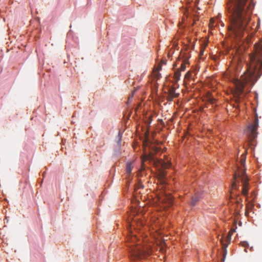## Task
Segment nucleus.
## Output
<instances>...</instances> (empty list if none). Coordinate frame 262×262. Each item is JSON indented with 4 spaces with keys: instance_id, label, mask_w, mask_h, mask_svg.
<instances>
[{
    "instance_id": "nucleus-1",
    "label": "nucleus",
    "mask_w": 262,
    "mask_h": 262,
    "mask_svg": "<svg viewBox=\"0 0 262 262\" xmlns=\"http://www.w3.org/2000/svg\"><path fill=\"white\" fill-rule=\"evenodd\" d=\"M254 7L253 1H228L227 7L231 16L229 30L237 38L244 36Z\"/></svg>"
},
{
    "instance_id": "nucleus-2",
    "label": "nucleus",
    "mask_w": 262,
    "mask_h": 262,
    "mask_svg": "<svg viewBox=\"0 0 262 262\" xmlns=\"http://www.w3.org/2000/svg\"><path fill=\"white\" fill-rule=\"evenodd\" d=\"M250 63L248 69L241 76V81L236 87L238 95L244 92V85H253L262 75V40L256 42L253 52L249 55Z\"/></svg>"
},
{
    "instance_id": "nucleus-3",
    "label": "nucleus",
    "mask_w": 262,
    "mask_h": 262,
    "mask_svg": "<svg viewBox=\"0 0 262 262\" xmlns=\"http://www.w3.org/2000/svg\"><path fill=\"white\" fill-rule=\"evenodd\" d=\"M126 242L132 260L142 259L151 253L150 245H141V241L131 231L126 238Z\"/></svg>"
},
{
    "instance_id": "nucleus-4",
    "label": "nucleus",
    "mask_w": 262,
    "mask_h": 262,
    "mask_svg": "<svg viewBox=\"0 0 262 262\" xmlns=\"http://www.w3.org/2000/svg\"><path fill=\"white\" fill-rule=\"evenodd\" d=\"M234 182L232 184V187L237 188V183H239V180L243 183L242 193L244 196L248 195L249 189V179L246 174V169L243 167L238 168L234 176Z\"/></svg>"
},
{
    "instance_id": "nucleus-5",
    "label": "nucleus",
    "mask_w": 262,
    "mask_h": 262,
    "mask_svg": "<svg viewBox=\"0 0 262 262\" xmlns=\"http://www.w3.org/2000/svg\"><path fill=\"white\" fill-rule=\"evenodd\" d=\"M146 161L149 162H153L154 164L156 166H161L162 168H168L170 167L171 163L170 162H165L162 160L155 159L152 154L144 155L142 158V166L144 165V163Z\"/></svg>"
},
{
    "instance_id": "nucleus-6",
    "label": "nucleus",
    "mask_w": 262,
    "mask_h": 262,
    "mask_svg": "<svg viewBox=\"0 0 262 262\" xmlns=\"http://www.w3.org/2000/svg\"><path fill=\"white\" fill-rule=\"evenodd\" d=\"M258 126V119L257 115L255 116L253 123H251L246 129V135L249 139L252 141L257 137V129Z\"/></svg>"
},
{
    "instance_id": "nucleus-7",
    "label": "nucleus",
    "mask_w": 262,
    "mask_h": 262,
    "mask_svg": "<svg viewBox=\"0 0 262 262\" xmlns=\"http://www.w3.org/2000/svg\"><path fill=\"white\" fill-rule=\"evenodd\" d=\"M168 92V100L169 101H172L174 98H177L179 96V94L176 93V89L174 87L169 88Z\"/></svg>"
},
{
    "instance_id": "nucleus-8",
    "label": "nucleus",
    "mask_w": 262,
    "mask_h": 262,
    "mask_svg": "<svg viewBox=\"0 0 262 262\" xmlns=\"http://www.w3.org/2000/svg\"><path fill=\"white\" fill-rule=\"evenodd\" d=\"M198 3H194L193 5L191 4L190 1L187 2L186 4V11L189 13L191 11H194V7H196L198 10H200V8L198 6Z\"/></svg>"
},
{
    "instance_id": "nucleus-9",
    "label": "nucleus",
    "mask_w": 262,
    "mask_h": 262,
    "mask_svg": "<svg viewBox=\"0 0 262 262\" xmlns=\"http://www.w3.org/2000/svg\"><path fill=\"white\" fill-rule=\"evenodd\" d=\"M201 198L200 194L196 193L194 196L192 197L191 201L190 202V205L192 206H195L196 203L199 201Z\"/></svg>"
},
{
    "instance_id": "nucleus-10",
    "label": "nucleus",
    "mask_w": 262,
    "mask_h": 262,
    "mask_svg": "<svg viewBox=\"0 0 262 262\" xmlns=\"http://www.w3.org/2000/svg\"><path fill=\"white\" fill-rule=\"evenodd\" d=\"M132 164H133L132 162H129V163H127L126 164V173L128 175H130L131 174L132 168H133Z\"/></svg>"
},
{
    "instance_id": "nucleus-11",
    "label": "nucleus",
    "mask_w": 262,
    "mask_h": 262,
    "mask_svg": "<svg viewBox=\"0 0 262 262\" xmlns=\"http://www.w3.org/2000/svg\"><path fill=\"white\" fill-rule=\"evenodd\" d=\"M181 77V71L179 70V69H178L176 71H175L174 74V78L176 80V82H178Z\"/></svg>"
},
{
    "instance_id": "nucleus-12",
    "label": "nucleus",
    "mask_w": 262,
    "mask_h": 262,
    "mask_svg": "<svg viewBox=\"0 0 262 262\" xmlns=\"http://www.w3.org/2000/svg\"><path fill=\"white\" fill-rule=\"evenodd\" d=\"M188 64V61L186 60L183 61V62L181 64V67L179 70L181 71H184L186 69V64Z\"/></svg>"
},
{
    "instance_id": "nucleus-13",
    "label": "nucleus",
    "mask_w": 262,
    "mask_h": 262,
    "mask_svg": "<svg viewBox=\"0 0 262 262\" xmlns=\"http://www.w3.org/2000/svg\"><path fill=\"white\" fill-rule=\"evenodd\" d=\"M246 161V155L243 154L242 155V159H241L240 163L242 166H244Z\"/></svg>"
},
{
    "instance_id": "nucleus-14",
    "label": "nucleus",
    "mask_w": 262,
    "mask_h": 262,
    "mask_svg": "<svg viewBox=\"0 0 262 262\" xmlns=\"http://www.w3.org/2000/svg\"><path fill=\"white\" fill-rule=\"evenodd\" d=\"M154 75L156 78L158 79L161 77V74L159 73V72L154 71Z\"/></svg>"
},
{
    "instance_id": "nucleus-15",
    "label": "nucleus",
    "mask_w": 262,
    "mask_h": 262,
    "mask_svg": "<svg viewBox=\"0 0 262 262\" xmlns=\"http://www.w3.org/2000/svg\"><path fill=\"white\" fill-rule=\"evenodd\" d=\"M199 20V18L197 16H194L193 18V24L192 25H194L196 24V21Z\"/></svg>"
},
{
    "instance_id": "nucleus-16",
    "label": "nucleus",
    "mask_w": 262,
    "mask_h": 262,
    "mask_svg": "<svg viewBox=\"0 0 262 262\" xmlns=\"http://www.w3.org/2000/svg\"><path fill=\"white\" fill-rule=\"evenodd\" d=\"M161 66L160 65H158L154 71L159 72L161 70Z\"/></svg>"
},
{
    "instance_id": "nucleus-17",
    "label": "nucleus",
    "mask_w": 262,
    "mask_h": 262,
    "mask_svg": "<svg viewBox=\"0 0 262 262\" xmlns=\"http://www.w3.org/2000/svg\"><path fill=\"white\" fill-rule=\"evenodd\" d=\"M208 101L211 103L213 104L214 102L215 101V99L212 98H208Z\"/></svg>"
},
{
    "instance_id": "nucleus-18",
    "label": "nucleus",
    "mask_w": 262,
    "mask_h": 262,
    "mask_svg": "<svg viewBox=\"0 0 262 262\" xmlns=\"http://www.w3.org/2000/svg\"><path fill=\"white\" fill-rule=\"evenodd\" d=\"M135 92V91H134L133 93H132V95L131 96H130L129 97H128V101L129 102L132 100V99L133 98V96H134V93Z\"/></svg>"
},
{
    "instance_id": "nucleus-19",
    "label": "nucleus",
    "mask_w": 262,
    "mask_h": 262,
    "mask_svg": "<svg viewBox=\"0 0 262 262\" xmlns=\"http://www.w3.org/2000/svg\"><path fill=\"white\" fill-rule=\"evenodd\" d=\"M226 247H227V246L224 245L223 246V248H224V256H225V255L227 254V250H226Z\"/></svg>"
},
{
    "instance_id": "nucleus-20",
    "label": "nucleus",
    "mask_w": 262,
    "mask_h": 262,
    "mask_svg": "<svg viewBox=\"0 0 262 262\" xmlns=\"http://www.w3.org/2000/svg\"><path fill=\"white\" fill-rule=\"evenodd\" d=\"M165 173L164 171H162L160 174V177H161V178H164V177H165Z\"/></svg>"
},
{
    "instance_id": "nucleus-21",
    "label": "nucleus",
    "mask_w": 262,
    "mask_h": 262,
    "mask_svg": "<svg viewBox=\"0 0 262 262\" xmlns=\"http://www.w3.org/2000/svg\"><path fill=\"white\" fill-rule=\"evenodd\" d=\"M243 245L244 246L246 247V246H248V243H247V242H244V243H243Z\"/></svg>"
},
{
    "instance_id": "nucleus-22",
    "label": "nucleus",
    "mask_w": 262,
    "mask_h": 262,
    "mask_svg": "<svg viewBox=\"0 0 262 262\" xmlns=\"http://www.w3.org/2000/svg\"><path fill=\"white\" fill-rule=\"evenodd\" d=\"M159 150V148L158 147H155V151L157 152Z\"/></svg>"
},
{
    "instance_id": "nucleus-23",
    "label": "nucleus",
    "mask_w": 262,
    "mask_h": 262,
    "mask_svg": "<svg viewBox=\"0 0 262 262\" xmlns=\"http://www.w3.org/2000/svg\"><path fill=\"white\" fill-rule=\"evenodd\" d=\"M161 250H162V252H164V249H161Z\"/></svg>"
},
{
    "instance_id": "nucleus-24",
    "label": "nucleus",
    "mask_w": 262,
    "mask_h": 262,
    "mask_svg": "<svg viewBox=\"0 0 262 262\" xmlns=\"http://www.w3.org/2000/svg\"><path fill=\"white\" fill-rule=\"evenodd\" d=\"M188 74H189V73H188V72H187V74H186V76H188Z\"/></svg>"
},
{
    "instance_id": "nucleus-25",
    "label": "nucleus",
    "mask_w": 262,
    "mask_h": 262,
    "mask_svg": "<svg viewBox=\"0 0 262 262\" xmlns=\"http://www.w3.org/2000/svg\"><path fill=\"white\" fill-rule=\"evenodd\" d=\"M236 202H237V203H239V201H236Z\"/></svg>"
}]
</instances>
